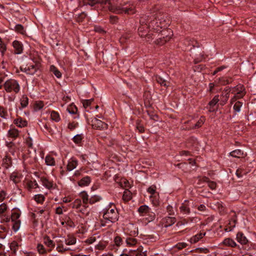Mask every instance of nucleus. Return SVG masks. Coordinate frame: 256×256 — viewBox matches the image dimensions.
<instances>
[{"label":"nucleus","instance_id":"obj_1","mask_svg":"<svg viewBox=\"0 0 256 256\" xmlns=\"http://www.w3.org/2000/svg\"><path fill=\"white\" fill-rule=\"evenodd\" d=\"M88 4L91 6H93L96 4H108V9L110 11L117 14H132L136 13V10L135 7L133 4H128L122 6L112 5L110 0H88Z\"/></svg>","mask_w":256,"mask_h":256},{"label":"nucleus","instance_id":"obj_2","mask_svg":"<svg viewBox=\"0 0 256 256\" xmlns=\"http://www.w3.org/2000/svg\"><path fill=\"white\" fill-rule=\"evenodd\" d=\"M148 21L149 15H142L140 19V26L138 29L139 36L142 38H145L148 41L152 38V34L150 33L151 28L148 24Z\"/></svg>","mask_w":256,"mask_h":256},{"label":"nucleus","instance_id":"obj_3","mask_svg":"<svg viewBox=\"0 0 256 256\" xmlns=\"http://www.w3.org/2000/svg\"><path fill=\"white\" fill-rule=\"evenodd\" d=\"M160 6H155L152 8L150 10V14L149 15V21L148 24L152 30H156V32L162 31L160 30L165 26L161 22H158L157 20L158 11Z\"/></svg>","mask_w":256,"mask_h":256},{"label":"nucleus","instance_id":"obj_4","mask_svg":"<svg viewBox=\"0 0 256 256\" xmlns=\"http://www.w3.org/2000/svg\"><path fill=\"white\" fill-rule=\"evenodd\" d=\"M103 218L104 220L112 223H114L118 220L119 214L115 205L110 203L103 210Z\"/></svg>","mask_w":256,"mask_h":256},{"label":"nucleus","instance_id":"obj_5","mask_svg":"<svg viewBox=\"0 0 256 256\" xmlns=\"http://www.w3.org/2000/svg\"><path fill=\"white\" fill-rule=\"evenodd\" d=\"M4 87L7 92H14L17 94L19 92L20 90V86L18 82L13 79H10L6 80L4 84Z\"/></svg>","mask_w":256,"mask_h":256},{"label":"nucleus","instance_id":"obj_6","mask_svg":"<svg viewBox=\"0 0 256 256\" xmlns=\"http://www.w3.org/2000/svg\"><path fill=\"white\" fill-rule=\"evenodd\" d=\"M20 216L18 208H14L11 214V220L13 222L12 229L14 232L18 231L20 226V220L19 218Z\"/></svg>","mask_w":256,"mask_h":256},{"label":"nucleus","instance_id":"obj_7","mask_svg":"<svg viewBox=\"0 0 256 256\" xmlns=\"http://www.w3.org/2000/svg\"><path fill=\"white\" fill-rule=\"evenodd\" d=\"M192 54L194 56V62L195 64H198L202 61L207 57V56L205 54L204 52L200 46L194 49V50L192 51Z\"/></svg>","mask_w":256,"mask_h":256},{"label":"nucleus","instance_id":"obj_8","mask_svg":"<svg viewBox=\"0 0 256 256\" xmlns=\"http://www.w3.org/2000/svg\"><path fill=\"white\" fill-rule=\"evenodd\" d=\"M41 64L39 62H36L34 64H30L24 68L21 66L20 69L21 71L26 72L28 74L33 75L40 69Z\"/></svg>","mask_w":256,"mask_h":256},{"label":"nucleus","instance_id":"obj_9","mask_svg":"<svg viewBox=\"0 0 256 256\" xmlns=\"http://www.w3.org/2000/svg\"><path fill=\"white\" fill-rule=\"evenodd\" d=\"M236 92V96L238 98H242L245 94V88L243 85L240 84L232 88V93Z\"/></svg>","mask_w":256,"mask_h":256},{"label":"nucleus","instance_id":"obj_10","mask_svg":"<svg viewBox=\"0 0 256 256\" xmlns=\"http://www.w3.org/2000/svg\"><path fill=\"white\" fill-rule=\"evenodd\" d=\"M162 32V35L163 36L162 37H160L156 40V43L160 45H163L167 42L169 41L171 38V36L169 34H167L166 33L168 32V30H162L160 31ZM172 32H170L169 34Z\"/></svg>","mask_w":256,"mask_h":256},{"label":"nucleus","instance_id":"obj_11","mask_svg":"<svg viewBox=\"0 0 256 256\" xmlns=\"http://www.w3.org/2000/svg\"><path fill=\"white\" fill-rule=\"evenodd\" d=\"M6 8L12 14H14L19 12L20 6L18 4L12 2L6 4Z\"/></svg>","mask_w":256,"mask_h":256},{"label":"nucleus","instance_id":"obj_12","mask_svg":"<svg viewBox=\"0 0 256 256\" xmlns=\"http://www.w3.org/2000/svg\"><path fill=\"white\" fill-rule=\"evenodd\" d=\"M189 202L188 200H184L180 207V210L184 214H188L190 213V210L188 204Z\"/></svg>","mask_w":256,"mask_h":256},{"label":"nucleus","instance_id":"obj_13","mask_svg":"<svg viewBox=\"0 0 256 256\" xmlns=\"http://www.w3.org/2000/svg\"><path fill=\"white\" fill-rule=\"evenodd\" d=\"M176 222L174 217L166 216L162 218V222L164 227L167 228L174 224Z\"/></svg>","mask_w":256,"mask_h":256},{"label":"nucleus","instance_id":"obj_14","mask_svg":"<svg viewBox=\"0 0 256 256\" xmlns=\"http://www.w3.org/2000/svg\"><path fill=\"white\" fill-rule=\"evenodd\" d=\"M12 46L14 49V54H19L22 52L23 46L22 44L18 41L14 40L12 42Z\"/></svg>","mask_w":256,"mask_h":256},{"label":"nucleus","instance_id":"obj_15","mask_svg":"<svg viewBox=\"0 0 256 256\" xmlns=\"http://www.w3.org/2000/svg\"><path fill=\"white\" fill-rule=\"evenodd\" d=\"M41 181L42 182V185L46 188L50 190L52 188H55L56 186V184H54L53 182L51 180H50L46 178H42Z\"/></svg>","mask_w":256,"mask_h":256},{"label":"nucleus","instance_id":"obj_16","mask_svg":"<svg viewBox=\"0 0 256 256\" xmlns=\"http://www.w3.org/2000/svg\"><path fill=\"white\" fill-rule=\"evenodd\" d=\"M153 79L158 84H160L161 86H164L165 87L169 86L170 82L158 74L155 75Z\"/></svg>","mask_w":256,"mask_h":256},{"label":"nucleus","instance_id":"obj_17","mask_svg":"<svg viewBox=\"0 0 256 256\" xmlns=\"http://www.w3.org/2000/svg\"><path fill=\"white\" fill-rule=\"evenodd\" d=\"M236 240L241 244H246L248 240L242 232H238L236 234Z\"/></svg>","mask_w":256,"mask_h":256},{"label":"nucleus","instance_id":"obj_18","mask_svg":"<svg viewBox=\"0 0 256 256\" xmlns=\"http://www.w3.org/2000/svg\"><path fill=\"white\" fill-rule=\"evenodd\" d=\"M22 176L16 172H12L10 176V180L15 184L19 183L21 181Z\"/></svg>","mask_w":256,"mask_h":256},{"label":"nucleus","instance_id":"obj_19","mask_svg":"<svg viewBox=\"0 0 256 256\" xmlns=\"http://www.w3.org/2000/svg\"><path fill=\"white\" fill-rule=\"evenodd\" d=\"M78 165V160L74 158H72L68 161L67 165V170L72 171Z\"/></svg>","mask_w":256,"mask_h":256},{"label":"nucleus","instance_id":"obj_20","mask_svg":"<svg viewBox=\"0 0 256 256\" xmlns=\"http://www.w3.org/2000/svg\"><path fill=\"white\" fill-rule=\"evenodd\" d=\"M184 43L185 45H186L188 47L192 46L193 50H194V49H196L198 48V46H199L198 42L194 39H186L185 40Z\"/></svg>","mask_w":256,"mask_h":256},{"label":"nucleus","instance_id":"obj_21","mask_svg":"<svg viewBox=\"0 0 256 256\" xmlns=\"http://www.w3.org/2000/svg\"><path fill=\"white\" fill-rule=\"evenodd\" d=\"M94 122V124H93V126H94L96 128L100 130L104 129L106 128L107 126V124L105 122L97 118H95Z\"/></svg>","mask_w":256,"mask_h":256},{"label":"nucleus","instance_id":"obj_22","mask_svg":"<svg viewBox=\"0 0 256 256\" xmlns=\"http://www.w3.org/2000/svg\"><path fill=\"white\" fill-rule=\"evenodd\" d=\"M206 235V232H200L199 234L193 236L190 239V242L192 244H195L198 242Z\"/></svg>","mask_w":256,"mask_h":256},{"label":"nucleus","instance_id":"obj_23","mask_svg":"<svg viewBox=\"0 0 256 256\" xmlns=\"http://www.w3.org/2000/svg\"><path fill=\"white\" fill-rule=\"evenodd\" d=\"M20 132L15 128H12L8 130V137L16 138L19 136Z\"/></svg>","mask_w":256,"mask_h":256},{"label":"nucleus","instance_id":"obj_24","mask_svg":"<svg viewBox=\"0 0 256 256\" xmlns=\"http://www.w3.org/2000/svg\"><path fill=\"white\" fill-rule=\"evenodd\" d=\"M90 176H86L78 181V184L80 186H87L90 184Z\"/></svg>","mask_w":256,"mask_h":256},{"label":"nucleus","instance_id":"obj_25","mask_svg":"<svg viewBox=\"0 0 256 256\" xmlns=\"http://www.w3.org/2000/svg\"><path fill=\"white\" fill-rule=\"evenodd\" d=\"M80 196L82 200L83 204L86 206L87 205L90 200V198H88V194L87 192L85 191L82 192L80 194ZM87 206H85V207H86Z\"/></svg>","mask_w":256,"mask_h":256},{"label":"nucleus","instance_id":"obj_26","mask_svg":"<svg viewBox=\"0 0 256 256\" xmlns=\"http://www.w3.org/2000/svg\"><path fill=\"white\" fill-rule=\"evenodd\" d=\"M222 244L224 246H230L232 248L236 247L237 246L236 242L230 238H225Z\"/></svg>","mask_w":256,"mask_h":256},{"label":"nucleus","instance_id":"obj_27","mask_svg":"<svg viewBox=\"0 0 256 256\" xmlns=\"http://www.w3.org/2000/svg\"><path fill=\"white\" fill-rule=\"evenodd\" d=\"M44 243L48 247L53 248L55 246L54 242L50 240L48 236H45L44 238Z\"/></svg>","mask_w":256,"mask_h":256},{"label":"nucleus","instance_id":"obj_28","mask_svg":"<svg viewBox=\"0 0 256 256\" xmlns=\"http://www.w3.org/2000/svg\"><path fill=\"white\" fill-rule=\"evenodd\" d=\"M16 125L20 128L26 126L28 123L26 120H22L21 118H18L14 120Z\"/></svg>","mask_w":256,"mask_h":256},{"label":"nucleus","instance_id":"obj_29","mask_svg":"<svg viewBox=\"0 0 256 256\" xmlns=\"http://www.w3.org/2000/svg\"><path fill=\"white\" fill-rule=\"evenodd\" d=\"M230 154L234 158H240L242 157L244 152L240 150H236L230 153Z\"/></svg>","mask_w":256,"mask_h":256},{"label":"nucleus","instance_id":"obj_30","mask_svg":"<svg viewBox=\"0 0 256 256\" xmlns=\"http://www.w3.org/2000/svg\"><path fill=\"white\" fill-rule=\"evenodd\" d=\"M150 210V208L146 205L141 206L138 209V212L142 215L148 213Z\"/></svg>","mask_w":256,"mask_h":256},{"label":"nucleus","instance_id":"obj_31","mask_svg":"<svg viewBox=\"0 0 256 256\" xmlns=\"http://www.w3.org/2000/svg\"><path fill=\"white\" fill-rule=\"evenodd\" d=\"M20 106L22 108H26L28 104V98L26 95H23L20 100Z\"/></svg>","mask_w":256,"mask_h":256},{"label":"nucleus","instance_id":"obj_32","mask_svg":"<svg viewBox=\"0 0 256 256\" xmlns=\"http://www.w3.org/2000/svg\"><path fill=\"white\" fill-rule=\"evenodd\" d=\"M65 243L66 245H73L76 243V238L74 236H68Z\"/></svg>","mask_w":256,"mask_h":256},{"label":"nucleus","instance_id":"obj_33","mask_svg":"<svg viewBox=\"0 0 256 256\" xmlns=\"http://www.w3.org/2000/svg\"><path fill=\"white\" fill-rule=\"evenodd\" d=\"M50 118L52 120L56 122H58L60 120V118L59 114L58 112L54 110L52 111L50 114Z\"/></svg>","mask_w":256,"mask_h":256},{"label":"nucleus","instance_id":"obj_34","mask_svg":"<svg viewBox=\"0 0 256 256\" xmlns=\"http://www.w3.org/2000/svg\"><path fill=\"white\" fill-rule=\"evenodd\" d=\"M46 164L49 166H54L55 165V160L53 157L50 156H47L45 158Z\"/></svg>","mask_w":256,"mask_h":256},{"label":"nucleus","instance_id":"obj_35","mask_svg":"<svg viewBox=\"0 0 256 256\" xmlns=\"http://www.w3.org/2000/svg\"><path fill=\"white\" fill-rule=\"evenodd\" d=\"M50 70L56 76V78H60L62 76L61 72L55 66H51L50 67Z\"/></svg>","mask_w":256,"mask_h":256},{"label":"nucleus","instance_id":"obj_36","mask_svg":"<svg viewBox=\"0 0 256 256\" xmlns=\"http://www.w3.org/2000/svg\"><path fill=\"white\" fill-rule=\"evenodd\" d=\"M44 106V104L42 101H41V100L36 101V102L34 104V108L35 111H38V110H41L42 108Z\"/></svg>","mask_w":256,"mask_h":256},{"label":"nucleus","instance_id":"obj_37","mask_svg":"<svg viewBox=\"0 0 256 256\" xmlns=\"http://www.w3.org/2000/svg\"><path fill=\"white\" fill-rule=\"evenodd\" d=\"M102 198L100 196L94 195L93 196H92L90 198L89 202L88 204H95L96 202H98L101 200Z\"/></svg>","mask_w":256,"mask_h":256},{"label":"nucleus","instance_id":"obj_38","mask_svg":"<svg viewBox=\"0 0 256 256\" xmlns=\"http://www.w3.org/2000/svg\"><path fill=\"white\" fill-rule=\"evenodd\" d=\"M34 199L38 203L42 204L45 200V197L42 194H38L34 196Z\"/></svg>","mask_w":256,"mask_h":256},{"label":"nucleus","instance_id":"obj_39","mask_svg":"<svg viewBox=\"0 0 256 256\" xmlns=\"http://www.w3.org/2000/svg\"><path fill=\"white\" fill-rule=\"evenodd\" d=\"M15 30L22 34H24L26 32L24 26L20 24H18L16 25Z\"/></svg>","mask_w":256,"mask_h":256},{"label":"nucleus","instance_id":"obj_40","mask_svg":"<svg viewBox=\"0 0 256 256\" xmlns=\"http://www.w3.org/2000/svg\"><path fill=\"white\" fill-rule=\"evenodd\" d=\"M8 116L7 110L3 106H0V116L4 118H6Z\"/></svg>","mask_w":256,"mask_h":256},{"label":"nucleus","instance_id":"obj_41","mask_svg":"<svg viewBox=\"0 0 256 256\" xmlns=\"http://www.w3.org/2000/svg\"><path fill=\"white\" fill-rule=\"evenodd\" d=\"M126 242L128 246H134L137 242V240L133 238H128L126 239Z\"/></svg>","mask_w":256,"mask_h":256},{"label":"nucleus","instance_id":"obj_42","mask_svg":"<svg viewBox=\"0 0 256 256\" xmlns=\"http://www.w3.org/2000/svg\"><path fill=\"white\" fill-rule=\"evenodd\" d=\"M10 250L13 251L14 253H16L18 249V244L16 242L13 241L10 243Z\"/></svg>","mask_w":256,"mask_h":256},{"label":"nucleus","instance_id":"obj_43","mask_svg":"<svg viewBox=\"0 0 256 256\" xmlns=\"http://www.w3.org/2000/svg\"><path fill=\"white\" fill-rule=\"evenodd\" d=\"M247 172L244 168H240L236 172V175L238 178L242 177L244 174H246Z\"/></svg>","mask_w":256,"mask_h":256},{"label":"nucleus","instance_id":"obj_44","mask_svg":"<svg viewBox=\"0 0 256 256\" xmlns=\"http://www.w3.org/2000/svg\"><path fill=\"white\" fill-rule=\"evenodd\" d=\"M219 101V96L216 95L214 96L212 100L208 102L210 106H214Z\"/></svg>","mask_w":256,"mask_h":256},{"label":"nucleus","instance_id":"obj_45","mask_svg":"<svg viewBox=\"0 0 256 256\" xmlns=\"http://www.w3.org/2000/svg\"><path fill=\"white\" fill-rule=\"evenodd\" d=\"M37 250L40 254H44L46 253V250L44 246L40 244H38L37 246Z\"/></svg>","mask_w":256,"mask_h":256},{"label":"nucleus","instance_id":"obj_46","mask_svg":"<svg viewBox=\"0 0 256 256\" xmlns=\"http://www.w3.org/2000/svg\"><path fill=\"white\" fill-rule=\"evenodd\" d=\"M242 105V102H241L239 101L236 102L234 106V111L236 112H240V108H241Z\"/></svg>","mask_w":256,"mask_h":256},{"label":"nucleus","instance_id":"obj_47","mask_svg":"<svg viewBox=\"0 0 256 256\" xmlns=\"http://www.w3.org/2000/svg\"><path fill=\"white\" fill-rule=\"evenodd\" d=\"M87 14L84 12H82L79 14L76 18L78 22H82L86 17Z\"/></svg>","mask_w":256,"mask_h":256},{"label":"nucleus","instance_id":"obj_48","mask_svg":"<svg viewBox=\"0 0 256 256\" xmlns=\"http://www.w3.org/2000/svg\"><path fill=\"white\" fill-rule=\"evenodd\" d=\"M26 144L29 148H33L32 140V138H30V136L28 137L26 139Z\"/></svg>","mask_w":256,"mask_h":256},{"label":"nucleus","instance_id":"obj_49","mask_svg":"<svg viewBox=\"0 0 256 256\" xmlns=\"http://www.w3.org/2000/svg\"><path fill=\"white\" fill-rule=\"evenodd\" d=\"M114 242L116 246H119L122 244V240L120 236H116L115 237V238L114 239Z\"/></svg>","mask_w":256,"mask_h":256},{"label":"nucleus","instance_id":"obj_50","mask_svg":"<svg viewBox=\"0 0 256 256\" xmlns=\"http://www.w3.org/2000/svg\"><path fill=\"white\" fill-rule=\"evenodd\" d=\"M40 127L43 131L46 130L48 132H50L51 130L49 126V125L46 122H42V125H40Z\"/></svg>","mask_w":256,"mask_h":256},{"label":"nucleus","instance_id":"obj_51","mask_svg":"<svg viewBox=\"0 0 256 256\" xmlns=\"http://www.w3.org/2000/svg\"><path fill=\"white\" fill-rule=\"evenodd\" d=\"M56 249L58 252H63L66 251L71 250L70 248H64L62 245L58 246L56 247Z\"/></svg>","mask_w":256,"mask_h":256},{"label":"nucleus","instance_id":"obj_52","mask_svg":"<svg viewBox=\"0 0 256 256\" xmlns=\"http://www.w3.org/2000/svg\"><path fill=\"white\" fill-rule=\"evenodd\" d=\"M8 209V206L5 203H2L0 204V214H4Z\"/></svg>","mask_w":256,"mask_h":256},{"label":"nucleus","instance_id":"obj_53","mask_svg":"<svg viewBox=\"0 0 256 256\" xmlns=\"http://www.w3.org/2000/svg\"><path fill=\"white\" fill-rule=\"evenodd\" d=\"M82 136L80 134H77L74 136L72 140L76 144H79L81 142Z\"/></svg>","mask_w":256,"mask_h":256},{"label":"nucleus","instance_id":"obj_54","mask_svg":"<svg viewBox=\"0 0 256 256\" xmlns=\"http://www.w3.org/2000/svg\"><path fill=\"white\" fill-rule=\"evenodd\" d=\"M6 50V46L0 38V53L2 55Z\"/></svg>","mask_w":256,"mask_h":256},{"label":"nucleus","instance_id":"obj_55","mask_svg":"<svg viewBox=\"0 0 256 256\" xmlns=\"http://www.w3.org/2000/svg\"><path fill=\"white\" fill-rule=\"evenodd\" d=\"M66 224L70 228H74L76 225L73 221L68 217L65 221Z\"/></svg>","mask_w":256,"mask_h":256},{"label":"nucleus","instance_id":"obj_56","mask_svg":"<svg viewBox=\"0 0 256 256\" xmlns=\"http://www.w3.org/2000/svg\"><path fill=\"white\" fill-rule=\"evenodd\" d=\"M93 101V99H90V100H85L83 102V106L84 107L86 108L88 106H89L91 104L92 102Z\"/></svg>","mask_w":256,"mask_h":256},{"label":"nucleus","instance_id":"obj_57","mask_svg":"<svg viewBox=\"0 0 256 256\" xmlns=\"http://www.w3.org/2000/svg\"><path fill=\"white\" fill-rule=\"evenodd\" d=\"M195 250L196 252L204 253V254H208L210 252V250L207 248H196Z\"/></svg>","mask_w":256,"mask_h":256},{"label":"nucleus","instance_id":"obj_58","mask_svg":"<svg viewBox=\"0 0 256 256\" xmlns=\"http://www.w3.org/2000/svg\"><path fill=\"white\" fill-rule=\"evenodd\" d=\"M222 97L223 98H224V100H222V104L224 105L228 101L229 98V94L228 93H223L222 94Z\"/></svg>","mask_w":256,"mask_h":256},{"label":"nucleus","instance_id":"obj_59","mask_svg":"<svg viewBox=\"0 0 256 256\" xmlns=\"http://www.w3.org/2000/svg\"><path fill=\"white\" fill-rule=\"evenodd\" d=\"M81 206V200L80 199H76L74 202L73 208H78Z\"/></svg>","mask_w":256,"mask_h":256},{"label":"nucleus","instance_id":"obj_60","mask_svg":"<svg viewBox=\"0 0 256 256\" xmlns=\"http://www.w3.org/2000/svg\"><path fill=\"white\" fill-rule=\"evenodd\" d=\"M204 118L202 117L198 120V122L194 124V126L193 127L194 128H200L202 126V125L204 124Z\"/></svg>","mask_w":256,"mask_h":256},{"label":"nucleus","instance_id":"obj_61","mask_svg":"<svg viewBox=\"0 0 256 256\" xmlns=\"http://www.w3.org/2000/svg\"><path fill=\"white\" fill-rule=\"evenodd\" d=\"M186 246L187 244L185 242H179L176 246V248L178 250H181L186 247Z\"/></svg>","mask_w":256,"mask_h":256},{"label":"nucleus","instance_id":"obj_62","mask_svg":"<svg viewBox=\"0 0 256 256\" xmlns=\"http://www.w3.org/2000/svg\"><path fill=\"white\" fill-rule=\"evenodd\" d=\"M208 187L212 190H214L216 186V184L214 182L209 181L208 182Z\"/></svg>","mask_w":256,"mask_h":256},{"label":"nucleus","instance_id":"obj_63","mask_svg":"<svg viewBox=\"0 0 256 256\" xmlns=\"http://www.w3.org/2000/svg\"><path fill=\"white\" fill-rule=\"evenodd\" d=\"M166 210L170 215H174V214L173 208L170 205H168L166 207Z\"/></svg>","mask_w":256,"mask_h":256},{"label":"nucleus","instance_id":"obj_64","mask_svg":"<svg viewBox=\"0 0 256 256\" xmlns=\"http://www.w3.org/2000/svg\"><path fill=\"white\" fill-rule=\"evenodd\" d=\"M130 198H131V197L130 196H128V192H124L123 194V196H122V199L125 201H128V200H130Z\"/></svg>","mask_w":256,"mask_h":256}]
</instances>
